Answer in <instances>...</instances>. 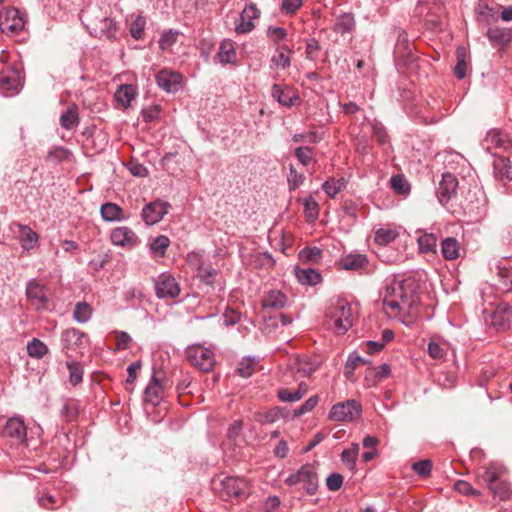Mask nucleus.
<instances>
[{
  "instance_id": "45",
  "label": "nucleus",
  "mask_w": 512,
  "mask_h": 512,
  "mask_svg": "<svg viewBox=\"0 0 512 512\" xmlns=\"http://www.w3.org/2000/svg\"><path fill=\"white\" fill-rule=\"evenodd\" d=\"M322 257V250L318 247L304 248L299 252V258L303 262L315 263Z\"/></svg>"
},
{
  "instance_id": "49",
  "label": "nucleus",
  "mask_w": 512,
  "mask_h": 512,
  "mask_svg": "<svg viewBox=\"0 0 512 512\" xmlns=\"http://www.w3.org/2000/svg\"><path fill=\"white\" fill-rule=\"evenodd\" d=\"M303 205L308 220H316L318 217V203L312 197H307L304 199Z\"/></svg>"
},
{
  "instance_id": "13",
  "label": "nucleus",
  "mask_w": 512,
  "mask_h": 512,
  "mask_svg": "<svg viewBox=\"0 0 512 512\" xmlns=\"http://www.w3.org/2000/svg\"><path fill=\"white\" fill-rule=\"evenodd\" d=\"M222 492L227 497H240L248 493V482L239 477L228 476L221 480Z\"/></svg>"
},
{
  "instance_id": "21",
  "label": "nucleus",
  "mask_w": 512,
  "mask_h": 512,
  "mask_svg": "<svg viewBox=\"0 0 512 512\" xmlns=\"http://www.w3.org/2000/svg\"><path fill=\"white\" fill-rule=\"evenodd\" d=\"M512 320V307L507 303H500L492 314V324L498 329L506 330Z\"/></svg>"
},
{
  "instance_id": "10",
  "label": "nucleus",
  "mask_w": 512,
  "mask_h": 512,
  "mask_svg": "<svg viewBox=\"0 0 512 512\" xmlns=\"http://www.w3.org/2000/svg\"><path fill=\"white\" fill-rule=\"evenodd\" d=\"M271 95L280 105L287 108L300 102L298 93L289 85L281 86L279 84H273Z\"/></svg>"
},
{
  "instance_id": "59",
  "label": "nucleus",
  "mask_w": 512,
  "mask_h": 512,
  "mask_svg": "<svg viewBox=\"0 0 512 512\" xmlns=\"http://www.w3.org/2000/svg\"><path fill=\"white\" fill-rule=\"evenodd\" d=\"M277 396L282 402H296L301 399V394L295 391H290L286 388H281L277 392Z\"/></svg>"
},
{
  "instance_id": "47",
  "label": "nucleus",
  "mask_w": 512,
  "mask_h": 512,
  "mask_svg": "<svg viewBox=\"0 0 512 512\" xmlns=\"http://www.w3.org/2000/svg\"><path fill=\"white\" fill-rule=\"evenodd\" d=\"M78 121L77 112L74 109H68L60 117V124L63 128L69 130L72 129Z\"/></svg>"
},
{
  "instance_id": "25",
  "label": "nucleus",
  "mask_w": 512,
  "mask_h": 512,
  "mask_svg": "<svg viewBox=\"0 0 512 512\" xmlns=\"http://www.w3.org/2000/svg\"><path fill=\"white\" fill-rule=\"evenodd\" d=\"M294 51L287 45H278L271 57V63L278 69H286L291 65V54Z\"/></svg>"
},
{
  "instance_id": "16",
  "label": "nucleus",
  "mask_w": 512,
  "mask_h": 512,
  "mask_svg": "<svg viewBox=\"0 0 512 512\" xmlns=\"http://www.w3.org/2000/svg\"><path fill=\"white\" fill-rule=\"evenodd\" d=\"M61 340L64 348L69 350L83 348L88 342L87 335L76 328H70L63 331Z\"/></svg>"
},
{
  "instance_id": "20",
  "label": "nucleus",
  "mask_w": 512,
  "mask_h": 512,
  "mask_svg": "<svg viewBox=\"0 0 512 512\" xmlns=\"http://www.w3.org/2000/svg\"><path fill=\"white\" fill-rule=\"evenodd\" d=\"M493 171L496 179L501 181H512V158L503 155L495 156Z\"/></svg>"
},
{
  "instance_id": "28",
  "label": "nucleus",
  "mask_w": 512,
  "mask_h": 512,
  "mask_svg": "<svg viewBox=\"0 0 512 512\" xmlns=\"http://www.w3.org/2000/svg\"><path fill=\"white\" fill-rule=\"evenodd\" d=\"M487 37L493 46H506L511 40V33L508 29L492 27L487 31Z\"/></svg>"
},
{
  "instance_id": "32",
  "label": "nucleus",
  "mask_w": 512,
  "mask_h": 512,
  "mask_svg": "<svg viewBox=\"0 0 512 512\" xmlns=\"http://www.w3.org/2000/svg\"><path fill=\"white\" fill-rule=\"evenodd\" d=\"M0 87L3 92H17L20 87L19 75L15 72L3 73L0 77Z\"/></svg>"
},
{
  "instance_id": "4",
  "label": "nucleus",
  "mask_w": 512,
  "mask_h": 512,
  "mask_svg": "<svg viewBox=\"0 0 512 512\" xmlns=\"http://www.w3.org/2000/svg\"><path fill=\"white\" fill-rule=\"evenodd\" d=\"M25 22L20 11L14 7L4 8L0 11V30L2 33L13 36L23 30Z\"/></svg>"
},
{
  "instance_id": "44",
  "label": "nucleus",
  "mask_w": 512,
  "mask_h": 512,
  "mask_svg": "<svg viewBox=\"0 0 512 512\" xmlns=\"http://www.w3.org/2000/svg\"><path fill=\"white\" fill-rule=\"evenodd\" d=\"M281 417V409L278 407H274L267 412L257 414L256 421H258L261 424H272L277 422Z\"/></svg>"
},
{
  "instance_id": "30",
  "label": "nucleus",
  "mask_w": 512,
  "mask_h": 512,
  "mask_svg": "<svg viewBox=\"0 0 512 512\" xmlns=\"http://www.w3.org/2000/svg\"><path fill=\"white\" fill-rule=\"evenodd\" d=\"M505 144L506 135L497 130L489 131L482 142L483 147L490 152L493 148L505 147Z\"/></svg>"
},
{
  "instance_id": "40",
  "label": "nucleus",
  "mask_w": 512,
  "mask_h": 512,
  "mask_svg": "<svg viewBox=\"0 0 512 512\" xmlns=\"http://www.w3.org/2000/svg\"><path fill=\"white\" fill-rule=\"evenodd\" d=\"M27 353L30 357L41 359L48 353V347L39 339L33 338L27 344Z\"/></svg>"
},
{
  "instance_id": "37",
  "label": "nucleus",
  "mask_w": 512,
  "mask_h": 512,
  "mask_svg": "<svg viewBox=\"0 0 512 512\" xmlns=\"http://www.w3.org/2000/svg\"><path fill=\"white\" fill-rule=\"evenodd\" d=\"M355 27V20L352 14L344 13L340 15L334 25V31L340 34L351 32Z\"/></svg>"
},
{
  "instance_id": "54",
  "label": "nucleus",
  "mask_w": 512,
  "mask_h": 512,
  "mask_svg": "<svg viewBox=\"0 0 512 512\" xmlns=\"http://www.w3.org/2000/svg\"><path fill=\"white\" fill-rule=\"evenodd\" d=\"M178 33L172 30L165 31L159 39V46L162 50L170 48L177 41Z\"/></svg>"
},
{
  "instance_id": "12",
  "label": "nucleus",
  "mask_w": 512,
  "mask_h": 512,
  "mask_svg": "<svg viewBox=\"0 0 512 512\" xmlns=\"http://www.w3.org/2000/svg\"><path fill=\"white\" fill-rule=\"evenodd\" d=\"M110 238L114 245L128 249L135 247L139 242L136 233L126 226L114 228Z\"/></svg>"
},
{
  "instance_id": "35",
  "label": "nucleus",
  "mask_w": 512,
  "mask_h": 512,
  "mask_svg": "<svg viewBox=\"0 0 512 512\" xmlns=\"http://www.w3.org/2000/svg\"><path fill=\"white\" fill-rule=\"evenodd\" d=\"M217 57L222 64H232L236 60V51L233 44L229 41H223L220 44Z\"/></svg>"
},
{
  "instance_id": "9",
  "label": "nucleus",
  "mask_w": 512,
  "mask_h": 512,
  "mask_svg": "<svg viewBox=\"0 0 512 512\" xmlns=\"http://www.w3.org/2000/svg\"><path fill=\"white\" fill-rule=\"evenodd\" d=\"M170 205L167 202L156 200L144 206L142 219L147 225H154L162 220L168 213Z\"/></svg>"
},
{
  "instance_id": "64",
  "label": "nucleus",
  "mask_w": 512,
  "mask_h": 512,
  "mask_svg": "<svg viewBox=\"0 0 512 512\" xmlns=\"http://www.w3.org/2000/svg\"><path fill=\"white\" fill-rule=\"evenodd\" d=\"M303 0H282L281 11L286 14L295 13L301 6Z\"/></svg>"
},
{
  "instance_id": "29",
  "label": "nucleus",
  "mask_w": 512,
  "mask_h": 512,
  "mask_svg": "<svg viewBox=\"0 0 512 512\" xmlns=\"http://www.w3.org/2000/svg\"><path fill=\"white\" fill-rule=\"evenodd\" d=\"M100 214L103 220L107 222L121 221L125 218L122 208L111 202L104 203L101 206Z\"/></svg>"
},
{
  "instance_id": "39",
  "label": "nucleus",
  "mask_w": 512,
  "mask_h": 512,
  "mask_svg": "<svg viewBox=\"0 0 512 512\" xmlns=\"http://www.w3.org/2000/svg\"><path fill=\"white\" fill-rule=\"evenodd\" d=\"M318 366L319 364L316 361H311V359L303 357L295 361L293 368L303 376H310L318 369Z\"/></svg>"
},
{
  "instance_id": "23",
  "label": "nucleus",
  "mask_w": 512,
  "mask_h": 512,
  "mask_svg": "<svg viewBox=\"0 0 512 512\" xmlns=\"http://www.w3.org/2000/svg\"><path fill=\"white\" fill-rule=\"evenodd\" d=\"M368 263L364 254H349L340 260L339 265L344 270L362 271L367 268Z\"/></svg>"
},
{
  "instance_id": "8",
  "label": "nucleus",
  "mask_w": 512,
  "mask_h": 512,
  "mask_svg": "<svg viewBox=\"0 0 512 512\" xmlns=\"http://www.w3.org/2000/svg\"><path fill=\"white\" fill-rule=\"evenodd\" d=\"M482 478L494 497H497L500 500L509 499L511 495L510 485L501 480L492 468L486 469Z\"/></svg>"
},
{
  "instance_id": "2",
  "label": "nucleus",
  "mask_w": 512,
  "mask_h": 512,
  "mask_svg": "<svg viewBox=\"0 0 512 512\" xmlns=\"http://www.w3.org/2000/svg\"><path fill=\"white\" fill-rule=\"evenodd\" d=\"M80 19L94 37L111 39L115 36L117 25L107 8L90 4L82 11Z\"/></svg>"
},
{
  "instance_id": "62",
  "label": "nucleus",
  "mask_w": 512,
  "mask_h": 512,
  "mask_svg": "<svg viewBox=\"0 0 512 512\" xmlns=\"http://www.w3.org/2000/svg\"><path fill=\"white\" fill-rule=\"evenodd\" d=\"M343 484V476L339 473H332L326 479L327 488L330 491H337Z\"/></svg>"
},
{
  "instance_id": "1",
  "label": "nucleus",
  "mask_w": 512,
  "mask_h": 512,
  "mask_svg": "<svg viewBox=\"0 0 512 512\" xmlns=\"http://www.w3.org/2000/svg\"><path fill=\"white\" fill-rule=\"evenodd\" d=\"M418 303L413 280H393L385 287L383 308L389 316L410 317Z\"/></svg>"
},
{
  "instance_id": "46",
  "label": "nucleus",
  "mask_w": 512,
  "mask_h": 512,
  "mask_svg": "<svg viewBox=\"0 0 512 512\" xmlns=\"http://www.w3.org/2000/svg\"><path fill=\"white\" fill-rule=\"evenodd\" d=\"M392 189L400 195H406L410 191V185L401 175L393 176L390 180Z\"/></svg>"
},
{
  "instance_id": "27",
  "label": "nucleus",
  "mask_w": 512,
  "mask_h": 512,
  "mask_svg": "<svg viewBox=\"0 0 512 512\" xmlns=\"http://www.w3.org/2000/svg\"><path fill=\"white\" fill-rule=\"evenodd\" d=\"M295 276L302 285H316L321 281L320 273L310 267H296Z\"/></svg>"
},
{
  "instance_id": "51",
  "label": "nucleus",
  "mask_w": 512,
  "mask_h": 512,
  "mask_svg": "<svg viewBox=\"0 0 512 512\" xmlns=\"http://www.w3.org/2000/svg\"><path fill=\"white\" fill-rule=\"evenodd\" d=\"M319 397L317 395L308 398L298 409L294 411V416L299 417L312 411L318 404Z\"/></svg>"
},
{
  "instance_id": "36",
  "label": "nucleus",
  "mask_w": 512,
  "mask_h": 512,
  "mask_svg": "<svg viewBox=\"0 0 512 512\" xmlns=\"http://www.w3.org/2000/svg\"><path fill=\"white\" fill-rule=\"evenodd\" d=\"M398 236L399 233L396 229L382 227L375 231L374 239L377 244L386 246L389 243L393 242Z\"/></svg>"
},
{
  "instance_id": "18",
  "label": "nucleus",
  "mask_w": 512,
  "mask_h": 512,
  "mask_svg": "<svg viewBox=\"0 0 512 512\" xmlns=\"http://www.w3.org/2000/svg\"><path fill=\"white\" fill-rule=\"evenodd\" d=\"M351 307L341 304L334 313V328L337 333L343 334L352 326Z\"/></svg>"
},
{
  "instance_id": "60",
  "label": "nucleus",
  "mask_w": 512,
  "mask_h": 512,
  "mask_svg": "<svg viewBox=\"0 0 512 512\" xmlns=\"http://www.w3.org/2000/svg\"><path fill=\"white\" fill-rule=\"evenodd\" d=\"M365 360L360 355H358L356 352L351 353L348 356L347 362H346V376H348L350 373L353 372V370L364 363Z\"/></svg>"
},
{
  "instance_id": "26",
  "label": "nucleus",
  "mask_w": 512,
  "mask_h": 512,
  "mask_svg": "<svg viewBox=\"0 0 512 512\" xmlns=\"http://www.w3.org/2000/svg\"><path fill=\"white\" fill-rule=\"evenodd\" d=\"M18 237L24 250H30L38 243V235L29 226L17 224Z\"/></svg>"
},
{
  "instance_id": "43",
  "label": "nucleus",
  "mask_w": 512,
  "mask_h": 512,
  "mask_svg": "<svg viewBox=\"0 0 512 512\" xmlns=\"http://www.w3.org/2000/svg\"><path fill=\"white\" fill-rule=\"evenodd\" d=\"M344 186L345 180L343 178H340L325 181L322 185V188L328 196L334 197L342 190Z\"/></svg>"
},
{
  "instance_id": "61",
  "label": "nucleus",
  "mask_w": 512,
  "mask_h": 512,
  "mask_svg": "<svg viewBox=\"0 0 512 512\" xmlns=\"http://www.w3.org/2000/svg\"><path fill=\"white\" fill-rule=\"evenodd\" d=\"M115 335H116V341H117L116 350L128 349L130 346V343L132 342L131 336L125 331H116Z\"/></svg>"
},
{
  "instance_id": "11",
  "label": "nucleus",
  "mask_w": 512,
  "mask_h": 512,
  "mask_svg": "<svg viewBox=\"0 0 512 512\" xmlns=\"http://www.w3.org/2000/svg\"><path fill=\"white\" fill-rule=\"evenodd\" d=\"M259 15L260 12L254 3L245 6L239 16V19L235 22V31L238 34L251 32L255 27L253 20L257 19Z\"/></svg>"
},
{
  "instance_id": "41",
  "label": "nucleus",
  "mask_w": 512,
  "mask_h": 512,
  "mask_svg": "<svg viewBox=\"0 0 512 512\" xmlns=\"http://www.w3.org/2000/svg\"><path fill=\"white\" fill-rule=\"evenodd\" d=\"M92 316V308L86 302H78L74 307L73 317L78 323H86Z\"/></svg>"
},
{
  "instance_id": "3",
  "label": "nucleus",
  "mask_w": 512,
  "mask_h": 512,
  "mask_svg": "<svg viewBox=\"0 0 512 512\" xmlns=\"http://www.w3.org/2000/svg\"><path fill=\"white\" fill-rule=\"evenodd\" d=\"M285 483L289 486L302 485L308 495H314L318 490V475L312 465L305 464L297 472L289 475Z\"/></svg>"
},
{
  "instance_id": "53",
  "label": "nucleus",
  "mask_w": 512,
  "mask_h": 512,
  "mask_svg": "<svg viewBox=\"0 0 512 512\" xmlns=\"http://www.w3.org/2000/svg\"><path fill=\"white\" fill-rule=\"evenodd\" d=\"M69 151L63 147H54L48 152L47 159L51 162H61L69 158Z\"/></svg>"
},
{
  "instance_id": "7",
  "label": "nucleus",
  "mask_w": 512,
  "mask_h": 512,
  "mask_svg": "<svg viewBox=\"0 0 512 512\" xmlns=\"http://www.w3.org/2000/svg\"><path fill=\"white\" fill-rule=\"evenodd\" d=\"M155 293L158 298H175L180 293L176 279L169 273H161L154 278Z\"/></svg>"
},
{
  "instance_id": "31",
  "label": "nucleus",
  "mask_w": 512,
  "mask_h": 512,
  "mask_svg": "<svg viewBox=\"0 0 512 512\" xmlns=\"http://www.w3.org/2000/svg\"><path fill=\"white\" fill-rule=\"evenodd\" d=\"M459 243L458 241L453 237H447L441 242V252L443 257L446 260H455L457 259L459 254Z\"/></svg>"
},
{
  "instance_id": "55",
  "label": "nucleus",
  "mask_w": 512,
  "mask_h": 512,
  "mask_svg": "<svg viewBox=\"0 0 512 512\" xmlns=\"http://www.w3.org/2000/svg\"><path fill=\"white\" fill-rule=\"evenodd\" d=\"M146 21L143 17L138 16L131 24L130 33L134 39H141L144 33Z\"/></svg>"
},
{
  "instance_id": "38",
  "label": "nucleus",
  "mask_w": 512,
  "mask_h": 512,
  "mask_svg": "<svg viewBox=\"0 0 512 512\" xmlns=\"http://www.w3.org/2000/svg\"><path fill=\"white\" fill-rule=\"evenodd\" d=\"M135 97V88L132 85H121L115 92V99L124 107L130 105L132 99Z\"/></svg>"
},
{
  "instance_id": "52",
  "label": "nucleus",
  "mask_w": 512,
  "mask_h": 512,
  "mask_svg": "<svg viewBox=\"0 0 512 512\" xmlns=\"http://www.w3.org/2000/svg\"><path fill=\"white\" fill-rule=\"evenodd\" d=\"M432 463L428 459L420 460L412 464V470L421 477H426L430 474Z\"/></svg>"
},
{
  "instance_id": "50",
  "label": "nucleus",
  "mask_w": 512,
  "mask_h": 512,
  "mask_svg": "<svg viewBox=\"0 0 512 512\" xmlns=\"http://www.w3.org/2000/svg\"><path fill=\"white\" fill-rule=\"evenodd\" d=\"M267 33L276 47L282 45L281 42L287 37V31L283 27H269Z\"/></svg>"
},
{
  "instance_id": "17",
  "label": "nucleus",
  "mask_w": 512,
  "mask_h": 512,
  "mask_svg": "<svg viewBox=\"0 0 512 512\" xmlns=\"http://www.w3.org/2000/svg\"><path fill=\"white\" fill-rule=\"evenodd\" d=\"M458 186L457 178L451 173H445L442 175V180L437 188V197L443 204L450 200L452 195L455 193Z\"/></svg>"
},
{
  "instance_id": "48",
  "label": "nucleus",
  "mask_w": 512,
  "mask_h": 512,
  "mask_svg": "<svg viewBox=\"0 0 512 512\" xmlns=\"http://www.w3.org/2000/svg\"><path fill=\"white\" fill-rule=\"evenodd\" d=\"M294 153L298 161L304 166L310 164L313 159V149L308 146L297 147Z\"/></svg>"
},
{
  "instance_id": "14",
  "label": "nucleus",
  "mask_w": 512,
  "mask_h": 512,
  "mask_svg": "<svg viewBox=\"0 0 512 512\" xmlns=\"http://www.w3.org/2000/svg\"><path fill=\"white\" fill-rule=\"evenodd\" d=\"M182 76L174 71L167 69L161 70L156 75L157 85L168 93L177 92L180 88Z\"/></svg>"
},
{
  "instance_id": "34",
  "label": "nucleus",
  "mask_w": 512,
  "mask_h": 512,
  "mask_svg": "<svg viewBox=\"0 0 512 512\" xmlns=\"http://www.w3.org/2000/svg\"><path fill=\"white\" fill-rule=\"evenodd\" d=\"M419 251L421 253H434L437 247V237L433 233H423L417 239Z\"/></svg>"
},
{
  "instance_id": "5",
  "label": "nucleus",
  "mask_w": 512,
  "mask_h": 512,
  "mask_svg": "<svg viewBox=\"0 0 512 512\" xmlns=\"http://www.w3.org/2000/svg\"><path fill=\"white\" fill-rule=\"evenodd\" d=\"M362 407L355 400H346L332 406L329 419L333 421L351 422L360 417Z\"/></svg>"
},
{
  "instance_id": "22",
  "label": "nucleus",
  "mask_w": 512,
  "mask_h": 512,
  "mask_svg": "<svg viewBox=\"0 0 512 512\" xmlns=\"http://www.w3.org/2000/svg\"><path fill=\"white\" fill-rule=\"evenodd\" d=\"M287 297L279 290L269 291L262 301V309L265 311H277L285 307Z\"/></svg>"
},
{
  "instance_id": "33",
  "label": "nucleus",
  "mask_w": 512,
  "mask_h": 512,
  "mask_svg": "<svg viewBox=\"0 0 512 512\" xmlns=\"http://www.w3.org/2000/svg\"><path fill=\"white\" fill-rule=\"evenodd\" d=\"M359 444L352 443L350 447L344 449L341 453V461L350 471H354L356 468V459L359 454Z\"/></svg>"
},
{
  "instance_id": "56",
  "label": "nucleus",
  "mask_w": 512,
  "mask_h": 512,
  "mask_svg": "<svg viewBox=\"0 0 512 512\" xmlns=\"http://www.w3.org/2000/svg\"><path fill=\"white\" fill-rule=\"evenodd\" d=\"M321 139L322 137L316 132L298 133L292 136L293 142H307L311 144L318 143Z\"/></svg>"
},
{
  "instance_id": "42",
  "label": "nucleus",
  "mask_w": 512,
  "mask_h": 512,
  "mask_svg": "<svg viewBox=\"0 0 512 512\" xmlns=\"http://www.w3.org/2000/svg\"><path fill=\"white\" fill-rule=\"evenodd\" d=\"M170 245V240L165 235H159L154 238L150 243V250L160 256L163 257L166 253L167 248Z\"/></svg>"
},
{
  "instance_id": "63",
  "label": "nucleus",
  "mask_w": 512,
  "mask_h": 512,
  "mask_svg": "<svg viewBox=\"0 0 512 512\" xmlns=\"http://www.w3.org/2000/svg\"><path fill=\"white\" fill-rule=\"evenodd\" d=\"M379 257L385 263H396L401 260L402 255L397 251H391L388 248H384L380 252Z\"/></svg>"
},
{
  "instance_id": "58",
  "label": "nucleus",
  "mask_w": 512,
  "mask_h": 512,
  "mask_svg": "<svg viewBox=\"0 0 512 512\" xmlns=\"http://www.w3.org/2000/svg\"><path fill=\"white\" fill-rule=\"evenodd\" d=\"M305 180V177L302 173H299L296 171V169L291 166L290 167V173L288 175V184L290 189H296L300 187Z\"/></svg>"
},
{
  "instance_id": "15",
  "label": "nucleus",
  "mask_w": 512,
  "mask_h": 512,
  "mask_svg": "<svg viewBox=\"0 0 512 512\" xmlns=\"http://www.w3.org/2000/svg\"><path fill=\"white\" fill-rule=\"evenodd\" d=\"M26 295L36 309L45 308L48 303L46 288L34 280L27 284Z\"/></svg>"
},
{
  "instance_id": "57",
  "label": "nucleus",
  "mask_w": 512,
  "mask_h": 512,
  "mask_svg": "<svg viewBox=\"0 0 512 512\" xmlns=\"http://www.w3.org/2000/svg\"><path fill=\"white\" fill-rule=\"evenodd\" d=\"M371 129L373 137L380 143L385 144L387 142V133L384 126L377 121L371 123Z\"/></svg>"
},
{
  "instance_id": "6",
  "label": "nucleus",
  "mask_w": 512,
  "mask_h": 512,
  "mask_svg": "<svg viewBox=\"0 0 512 512\" xmlns=\"http://www.w3.org/2000/svg\"><path fill=\"white\" fill-rule=\"evenodd\" d=\"M188 359L193 366L203 372L210 371L215 364L213 351L201 345L189 348Z\"/></svg>"
},
{
  "instance_id": "19",
  "label": "nucleus",
  "mask_w": 512,
  "mask_h": 512,
  "mask_svg": "<svg viewBox=\"0 0 512 512\" xmlns=\"http://www.w3.org/2000/svg\"><path fill=\"white\" fill-rule=\"evenodd\" d=\"M3 433L18 443L24 442L27 435L26 426L23 420L18 417H12L7 420Z\"/></svg>"
},
{
  "instance_id": "24",
  "label": "nucleus",
  "mask_w": 512,
  "mask_h": 512,
  "mask_svg": "<svg viewBox=\"0 0 512 512\" xmlns=\"http://www.w3.org/2000/svg\"><path fill=\"white\" fill-rule=\"evenodd\" d=\"M164 385L156 376H153L147 388L145 389V399L152 405H157L163 398Z\"/></svg>"
}]
</instances>
